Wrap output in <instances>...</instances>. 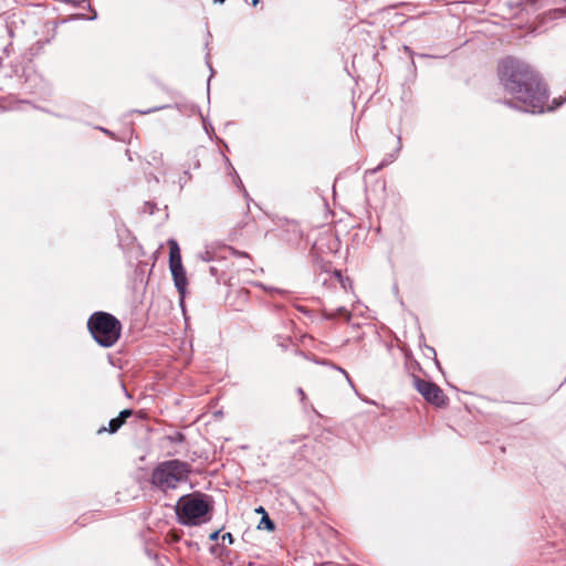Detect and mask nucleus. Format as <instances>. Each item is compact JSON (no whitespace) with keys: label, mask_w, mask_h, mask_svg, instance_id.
Wrapping results in <instances>:
<instances>
[{"label":"nucleus","mask_w":566,"mask_h":566,"mask_svg":"<svg viewBox=\"0 0 566 566\" xmlns=\"http://www.w3.org/2000/svg\"><path fill=\"white\" fill-rule=\"evenodd\" d=\"M87 328L93 339L102 347H112L120 337L122 324L117 317L107 312H94L88 321Z\"/></svg>","instance_id":"obj_3"},{"label":"nucleus","mask_w":566,"mask_h":566,"mask_svg":"<svg viewBox=\"0 0 566 566\" xmlns=\"http://www.w3.org/2000/svg\"><path fill=\"white\" fill-rule=\"evenodd\" d=\"M221 543H223V545L228 544V545H232L234 543V537L231 533H224L222 536H221Z\"/></svg>","instance_id":"obj_20"},{"label":"nucleus","mask_w":566,"mask_h":566,"mask_svg":"<svg viewBox=\"0 0 566 566\" xmlns=\"http://www.w3.org/2000/svg\"><path fill=\"white\" fill-rule=\"evenodd\" d=\"M163 108H165V106L154 107V108H149V109H146V111H139V113L140 114H149V113L163 109Z\"/></svg>","instance_id":"obj_23"},{"label":"nucleus","mask_w":566,"mask_h":566,"mask_svg":"<svg viewBox=\"0 0 566 566\" xmlns=\"http://www.w3.org/2000/svg\"><path fill=\"white\" fill-rule=\"evenodd\" d=\"M303 239V232L300 224L292 221L287 222L285 228L282 230V240L291 245H298Z\"/></svg>","instance_id":"obj_7"},{"label":"nucleus","mask_w":566,"mask_h":566,"mask_svg":"<svg viewBox=\"0 0 566 566\" xmlns=\"http://www.w3.org/2000/svg\"><path fill=\"white\" fill-rule=\"evenodd\" d=\"M536 3H537V0H517L515 2L511 1V4L521 7L523 10L527 9L528 7L536 6Z\"/></svg>","instance_id":"obj_16"},{"label":"nucleus","mask_w":566,"mask_h":566,"mask_svg":"<svg viewBox=\"0 0 566 566\" xmlns=\"http://www.w3.org/2000/svg\"><path fill=\"white\" fill-rule=\"evenodd\" d=\"M255 511H256L258 513H263V514H264V513H266V512H265V510H264L262 506H260V507H259V509H256Z\"/></svg>","instance_id":"obj_28"},{"label":"nucleus","mask_w":566,"mask_h":566,"mask_svg":"<svg viewBox=\"0 0 566 566\" xmlns=\"http://www.w3.org/2000/svg\"><path fill=\"white\" fill-rule=\"evenodd\" d=\"M238 186L242 187L244 196H248L247 190L244 189V187L242 185V180L239 177H238Z\"/></svg>","instance_id":"obj_25"},{"label":"nucleus","mask_w":566,"mask_h":566,"mask_svg":"<svg viewBox=\"0 0 566 566\" xmlns=\"http://www.w3.org/2000/svg\"><path fill=\"white\" fill-rule=\"evenodd\" d=\"M259 286H261L272 297H275L277 295V296L284 298V297H286L290 294V292L286 291V290L277 289V287H273V286H266V285H264L262 283H260Z\"/></svg>","instance_id":"obj_12"},{"label":"nucleus","mask_w":566,"mask_h":566,"mask_svg":"<svg viewBox=\"0 0 566 566\" xmlns=\"http://www.w3.org/2000/svg\"><path fill=\"white\" fill-rule=\"evenodd\" d=\"M132 415H133V410L132 409H124V410H122L116 418H113V419L109 420L107 431L109 433L117 432L120 429V427L126 422V420ZM104 431H106V428H101L98 430V433H102Z\"/></svg>","instance_id":"obj_8"},{"label":"nucleus","mask_w":566,"mask_h":566,"mask_svg":"<svg viewBox=\"0 0 566 566\" xmlns=\"http://www.w3.org/2000/svg\"><path fill=\"white\" fill-rule=\"evenodd\" d=\"M167 439L171 442V443H181L185 441V436L182 432L180 431H177L175 432L174 434L171 436H168Z\"/></svg>","instance_id":"obj_17"},{"label":"nucleus","mask_w":566,"mask_h":566,"mask_svg":"<svg viewBox=\"0 0 566 566\" xmlns=\"http://www.w3.org/2000/svg\"><path fill=\"white\" fill-rule=\"evenodd\" d=\"M275 340L277 346H280L283 350H287L290 346L293 345L292 338L290 336L277 335Z\"/></svg>","instance_id":"obj_15"},{"label":"nucleus","mask_w":566,"mask_h":566,"mask_svg":"<svg viewBox=\"0 0 566 566\" xmlns=\"http://www.w3.org/2000/svg\"><path fill=\"white\" fill-rule=\"evenodd\" d=\"M224 0H214V2L223 3Z\"/></svg>","instance_id":"obj_33"},{"label":"nucleus","mask_w":566,"mask_h":566,"mask_svg":"<svg viewBox=\"0 0 566 566\" xmlns=\"http://www.w3.org/2000/svg\"><path fill=\"white\" fill-rule=\"evenodd\" d=\"M322 316L326 321H334L340 316H344L347 321H349L352 317L350 313L344 306H340V307L336 308L335 311L323 310Z\"/></svg>","instance_id":"obj_10"},{"label":"nucleus","mask_w":566,"mask_h":566,"mask_svg":"<svg viewBox=\"0 0 566 566\" xmlns=\"http://www.w3.org/2000/svg\"><path fill=\"white\" fill-rule=\"evenodd\" d=\"M210 272H211V274H212V275H214V274H216V272H217L216 268L211 266V268H210Z\"/></svg>","instance_id":"obj_30"},{"label":"nucleus","mask_w":566,"mask_h":566,"mask_svg":"<svg viewBox=\"0 0 566 566\" xmlns=\"http://www.w3.org/2000/svg\"><path fill=\"white\" fill-rule=\"evenodd\" d=\"M297 392H298V396H301V399H302V400H304V398H305V392L303 391V389H302V388H298V389H297Z\"/></svg>","instance_id":"obj_26"},{"label":"nucleus","mask_w":566,"mask_h":566,"mask_svg":"<svg viewBox=\"0 0 566 566\" xmlns=\"http://www.w3.org/2000/svg\"><path fill=\"white\" fill-rule=\"evenodd\" d=\"M220 533H221V530H217V531L210 533L209 539L211 542H217L219 539V537H220Z\"/></svg>","instance_id":"obj_22"},{"label":"nucleus","mask_w":566,"mask_h":566,"mask_svg":"<svg viewBox=\"0 0 566 566\" xmlns=\"http://www.w3.org/2000/svg\"><path fill=\"white\" fill-rule=\"evenodd\" d=\"M191 179V175L189 170H185L184 174L179 177L178 184L180 190L185 187V185Z\"/></svg>","instance_id":"obj_19"},{"label":"nucleus","mask_w":566,"mask_h":566,"mask_svg":"<svg viewBox=\"0 0 566 566\" xmlns=\"http://www.w3.org/2000/svg\"><path fill=\"white\" fill-rule=\"evenodd\" d=\"M315 363H316V364L326 365V366H329V367H331V368H333V369L338 370L339 373H342V374L345 376V378H346V380L348 381V384H349L352 387H354V384H353L352 378L349 377L348 373H347L344 368H342V367H339V366L335 365V364H334V363H332V361H327V360H316V359H315Z\"/></svg>","instance_id":"obj_13"},{"label":"nucleus","mask_w":566,"mask_h":566,"mask_svg":"<svg viewBox=\"0 0 566 566\" xmlns=\"http://www.w3.org/2000/svg\"><path fill=\"white\" fill-rule=\"evenodd\" d=\"M212 511V496L201 492L182 495L176 505L177 520L185 526H198L209 522Z\"/></svg>","instance_id":"obj_2"},{"label":"nucleus","mask_w":566,"mask_h":566,"mask_svg":"<svg viewBox=\"0 0 566 566\" xmlns=\"http://www.w3.org/2000/svg\"><path fill=\"white\" fill-rule=\"evenodd\" d=\"M230 251H231V253H232V254H234V255L244 256V258H248V256H249V255H248V253H245V252H239V251L234 250L233 248H230Z\"/></svg>","instance_id":"obj_24"},{"label":"nucleus","mask_w":566,"mask_h":566,"mask_svg":"<svg viewBox=\"0 0 566 566\" xmlns=\"http://www.w3.org/2000/svg\"><path fill=\"white\" fill-rule=\"evenodd\" d=\"M198 258L203 262H211L214 260L213 253L209 250H205L203 252L198 253Z\"/></svg>","instance_id":"obj_18"},{"label":"nucleus","mask_w":566,"mask_h":566,"mask_svg":"<svg viewBox=\"0 0 566 566\" xmlns=\"http://www.w3.org/2000/svg\"><path fill=\"white\" fill-rule=\"evenodd\" d=\"M169 269L174 279V284L181 297L185 296L188 279L182 265L180 248L175 240H169Z\"/></svg>","instance_id":"obj_5"},{"label":"nucleus","mask_w":566,"mask_h":566,"mask_svg":"<svg viewBox=\"0 0 566 566\" xmlns=\"http://www.w3.org/2000/svg\"><path fill=\"white\" fill-rule=\"evenodd\" d=\"M260 2V0H252V4L256 6Z\"/></svg>","instance_id":"obj_31"},{"label":"nucleus","mask_w":566,"mask_h":566,"mask_svg":"<svg viewBox=\"0 0 566 566\" xmlns=\"http://www.w3.org/2000/svg\"><path fill=\"white\" fill-rule=\"evenodd\" d=\"M400 149H401L400 137H398V146H397L396 150L394 153H391V154H387L382 158L380 164L376 168L371 169L370 172L371 174H376L377 171L381 170L384 167H386V166L390 165L391 163H394L397 159Z\"/></svg>","instance_id":"obj_11"},{"label":"nucleus","mask_w":566,"mask_h":566,"mask_svg":"<svg viewBox=\"0 0 566 566\" xmlns=\"http://www.w3.org/2000/svg\"><path fill=\"white\" fill-rule=\"evenodd\" d=\"M413 386L416 390L430 403L436 407H446L448 405V397L443 390L433 381L421 379L413 376Z\"/></svg>","instance_id":"obj_6"},{"label":"nucleus","mask_w":566,"mask_h":566,"mask_svg":"<svg viewBox=\"0 0 566 566\" xmlns=\"http://www.w3.org/2000/svg\"><path fill=\"white\" fill-rule=\"evenodd\" d=\"M258 528H263V530H266V531H274L275 528V524L274 522L269 517L268 513H264V515L262 516L260 523H259V526Z\"/></svg>","instance_id":"obj_14"},{"label":"nucleus","mask_w":566,"mask_h":566,"mask_svg":"<svg viewBox=\"0 0 566 566\" xmlns=\"http://www.w3.org/2000/svg\"><path fill=\"white\" fill-rule=\"evenodd\" d=\"M206 57H207V59H209V53L207 54V56H206ZM207 64H208V66L210 67V70L212 71L211 63L209 62V60H207Z\"/></svg>","instance_id":"obj_29"},{"label":"nucleus","mask_w":566,"mask_h":566,"mask_svg":"<svg viewBox=\"0 0 566 566\" xmlns=\"http://www.w3.org/2000/svg\"><path fill=\"white\" fill-rule=\"evenodd\" d=\"M297 310L301 311L302 313H305V314L308 313V311L305 310L303 306H297Z\"/></svg>","instance_id":"obj_27"},{"label":"nucleus","mask_w":566,"mask_h":566,"mask_svg":"<svg viewBox=\"0 0 566 566\" xmlns=\"http://www.w3.org/2000/svg\"><path fill=\"white\" fill-rule=\"evenodd\" d=\"M102 130H103V132H104L105 134H108V135H111L109 130H107V129H104V128H102Z\"/></svg>","instance_id":"obj_32"},{"label":"nucleus","mask_w":566,"mask_h":566,"mask_svg":"<svg viewBox=\"0 0 566 566\" xmlns=\"http://www.w3.org/2000/svg\"><path fill=\"white\" fill-rule=\"evenodd\" d=\"M190 464L177 459L159 462L151 472V484L163 492L174 490L188 479Z\"/></svg>","instance_id":"obj_4"},{"label":"nucleus","mask_w":566,"mask_h":566,"mask_svg":"<svg viewBox=\"0 0 566 566\" xmlns=\"http://www.w3.org/2000/svg\"><path fill=\"white\" fill-rule=\"evenodd\" d=\"M426 348L429 352V355L433 356L436 366L441 370L440 363H439V360L437 358L436 349L433 347H431V346H426Z\"/></svg>","instance_id":"obj_21"},{"label":"nucleus","mask_w":566,"mask_h":566,"mask_svg":"<svg viewBox=\"0 0 566 566\" xmlns=\"http://www.w3.org/2000/svg\"><path fill=\"white\" fill-rule=\"evenodd\" d=\"M500 82L512 99L503 103L511 107L532 114L554 111L566 102V96L554 98L548 105V90L541 75L527 63L506 57L499 66Z\"/></svg>","instance_id":"obj_1"},{"label":"nucleus","mask_w":566,"mask_h":566,"mask_svg":"<svg viewBox=\"0 0 566 566\" xmlns=\"http://www.w3.org/2000/svg\"><path fill=\"white\" fill-rule=\"evenodd\" d=\"M209 553L214 557L218 558L223 564H232L231 562V555L232 551L229 549L223 543H217L209 547Z\"/></svg>","instance_id":"obj_9"}]
</instances>
